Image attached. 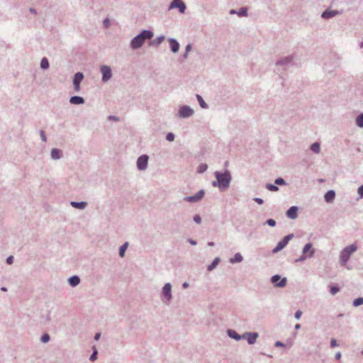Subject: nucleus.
Wrapping results in <instances>:
<instances>
[{
    "mask_svg": "<svg viewBox=\"0 0 363 363\" xmlns=\"http://www.w3.org/2000/svg\"><path fill=\"white\" fill-rule=\"evenodd\" d=\"M153 36V33L150 30H143L141 33L134 38L131 41V47L133 49L140 48L145 40L150 39Z\"/></svg>",
    "mask_w": 363,
    "mask_h": 363,
    "instance_id": "f257e3e1",
    "label": "nucleus"
},
{
    "mask_svg": "<svg viewBox=\"0 0 363 363\" xmlns=\"http://www.w3.org/2000/svg\"><path fill=\"white\" fill-rule=\"evenodd\" d=\"M216 177L217 179V182H213V186H216V183H218L219 188H226L228 186L230 181V175L229 173H220L218 172H216Z\"/></svg>",
    "mask_w": 363,
    "mask_h": 363,
    "instance_id": "f03ea898",
    "label": "nucleus"
},
{
    "mask_svg": "<svg viewBox=\"0 0 363 363\" xmlns=\"http://www.w3.org/2000/svg\"><path fill=\"white\" fill-rule=\"evenodd\" d=\"M357 250V246L354 244L346 247L340 254V261L342 264H345L348 261L352 253Z\"/></svg>",
    "mask_w": 363,
    "mask_h": 363,
    "instance_id": "7ed1b4c3",
    "label": "nucleus"
},
{
    "mask_svg": "<svg viewBox=\"0 0 363 363\" xmlns=\"http://www.w3.org/2000/svg\"><path fill=\"white\" fill-rule=\"evenodd\" d=\"M303 253L304 256L301 258V260L305 259L306 257H313L314 255V250L312 248V244L307 243L303 249Z\"/></svg>",
    "mask_w": 363,
    "mask_h": 363,
    "instance_id": "20e7f679",
    "label": "nucleus"
},
{
    "mask_svg": "<svg viewBox=\"0 0 363 363\" xmlns=\"http://www.w3.org/2000/svg\"><path fill=\"white\" fill-rule=\"evenodd\" d=\"M148 157L147 155L140 156L137 161V166L139 169L144 170L147 166Z\"/></svg>",
    "mask_w": 363,
    "mask_h": 363,
    "instance_id": "39448f33",
    "label": "nucleus"
},
{
    "mask_svg": "<svg viewBox=\"0 0 363 363\" xmlns=\"http://www.w3.org/2000/svg\"><path fill=\"white\" fill-rule=\"evenodd\" d=\"M178 8L181 13H184L186 6L182 0H174L169 6V9Z\"/></svg>",
    "mask_w": 363,
    "mask_h": 363,
    "instance_id": "423d86ee",
    "label": "nucleus"
},
{
    "mask_svg": "<svg viewBox=\"0 0 363 363\" xmlns=\"http://www.w3.org/2000/svg\"><path fill=\"white\" fill-rule=\"evenodd\" d=\"M101 73L103 74L102 79L104 82H107L111 79L112 74L111 69L108 66L104 65L101 68Z\"/></svg>",
    "mask_w": 363,
    "mask_h": 363,
    "instance_id": "0eeeda50",
    "label": "nucleus"
},
{
    "mask_svg": "<svg viewBox=\"0 0 363 363\" xmlns=\"http://www.w3.org/2000/svg\"><path fill=\"white\" fill-rule=\"evenodd\" d=\"M204 196V191L201 190L196 193L194 196H187L184 198V200L189 202H197L200 201Z\"/></svg>",
    "mask_w": 363,
    "mask_h": 363,
    "instance_id": "6e6552de",
    "label": "nucleus"
},
{
    "mask_svg": "<svg viewBox=\"0 0 363 363\" xmlns=\"http://www.w3.org/2000/svg\"><path fill=\"white\" fill-rule=\"evenodd\" d=\"M83 78H84L83 74L81 72H77L74 75L73 84H74V90L76 91H79V88H80L79 84H80V82L82 81Z\"/></svg>",
    "mask_w": 363,
    "mask_h": 363,
    "instance_id": "1a4fd4ad",
    "label": "nucleus"
},
{
    "mask_svg": "<svg viewBox=\"0 0 363 363\" xmlns=\"http://www.w3.org/2000/svg\"><path fill=\"white\" fill-rule=\"evenodd\" d=\"M194 113V111L190 108L189 106H182L180 108L179 114L180 117L186 118L191 116Z\"/></svg>",
    "mask_w": 363,
    "mask_h": 363,
    "instance_id": "9d476101",
    "label": "nucleus"
},
{
    "mask_svg": "<svg viewBox=\"0 0 363 363\" xmlns=\"http://www.w3.org/2000/svg\"><path fill=\"white\" fill-rule=\"evenodd\" d=\"M281 277L279 275H274L272 277V282L276 286L279 287H284L286 284V278H283L280 281Z\"/></svg>",
    "mask_w": 363,
    "mask_h": 363,
    "instance_id": "9b49d317",
    "label": "nucleus"
},
{
    "mask_svg": "<svg viewBox=\"0 0 363 363\" xmlns=\"http://www.w3.org/2000/svg\"><path fill=\"white\" fill-rule=\"evenodd\" d=\"M291 238V236L290 235H287L281 241H280L277 245L276 246V247L273 250V251L274 252H277L279 250H281V249H283L288 243L289 240H290Z\"/></svg>",
    "mask_w": 363,
    "mask_h": 363,
    "instance_id": "f8f14e48",
    "label": "nucleus"
},
{
    "mask_svg": "<svg viewBox=\"0 0 363 363\" xmlns=\"http://www.w3.org/2000/svg\"><path fill=\"white\" fill-rule=\"evenodd\" d=\"M171 284H166L162 289V293L164 296L169 301L171 298Z\"/></svg>",
    "mask_w": 363,
    "mask_h": 363,
    "instance_id": "ddd939ff",
    "label": "nucleus"
},
{
    "mask_svg": "<svg viewBox=\"0 0 363 363\" xmlns=\"http://www.w3.org/2000/svg\"><path fill=\"white\" fill-rule=\"evenodd\" d=\"M335 193L333 190L328 191L325 194V196H324L325 201L328 203L333 202V200L335 199Z\"/></svg>",
    "mask_w": 363,
    "mask_h": 363,
    "instance_id": "4468645a",
    "label": "nucleus"
},
{
    "mask_svg": "<svg viewBox=\"0 0 363 363\" xmlns=\"http://www.w3.org/2000/svg\"><path fill=\"white\" fill-rule=\"evenodd\" d=\"M297 208L296 206L291 207L286 212V215L290 218H296L297 217Z\"/></svg>",
    "mask_w": 363,
    "mask_h": 363,
    "instance_id": "2eb2a0df",
    "label": "nucleus"
},
{
    "mask_svg": "<svg viewBox=\"0 0 363 363\" xmlns=\"http://www.w3.org/2000/svg\"><path fill=\"white\" fill-rule=\"evenodd\" d=\"M169 45H170L172 51L173 52H177L179 49V43L174 39H169Z\"/></svg>",
    "mask_w": 363,
    "mask_h": 363,
    "instance_id": "dca6fc26",
    "label": "nucleus"
},
{
    "mask_svg": "<svg viewBox=\"0 0 363 363\" xmlns=\"http://www.w3.org/2000/svg\"><path fill=\"white\" fill-rule=\"evenodd\" d=\"M69 101L72 104H84V100L81 96H75L71 97Z\"/></svg>",
    "mask_w": 363,
    "mask_h": 363,
    "instance_id": "f3484780",
    "label": "nucleus"
},
{
    "mask_svg": "<svg viewBox=\"0 0 363 363\" xmlns=\"http://www.w3.org/2000/svg\"><path fill=\"white\" fill-rule=\"evenodd\" d=\"M71 205L74 208H79V209H84L86 206V203L83 202V201H82V202L72 201Z\"/></svg>",
    "mask_w": 363,
    "mask_h": 363,
    "instance_id": "a211bd4d",
    "label": "nucleus"
},
{
    "mask_svg": "<svg viewBox=\"0 0 363 363\" xmlns=\"http://www.w3.org/2000/svg\"><path fill=\"white\" fill-rule=\"evenodd\" d=\"M79 278L77 276H73L69 279V283L72 286H76L79 284Z\"/></svg>",
    "mask_w": 363,
    "mask_h": 363,
    "instance_id": "6ab92c4d",
    "label": "nucleus"
},
{
    "mask_svg": "<svg viewBox=\"0 0 363 363\" xmlns=\"http://www.w3.org/2000/svg\"><path fill=\"white\" fill-rule=\"evenodd\" d=\"M337 14V12L333 11H325L322 13V17L324 18H328L333 17Z\"/></svg>",
    "mask_w": 363,
    "mask_h": 363,
    "instance_id": "aec40b11",
    "label": "nucleus"
},
{
    "mask_svg": "<svg viewBox=\"0 0 363 363\" xmlns=\"http://www.w3.org/2000/svg\"><path fill=\"white\" fill-rule=\"evenodd\" d=\"M51 156L53 159H59L61 157V151L57 149H53L51 152Z\"/></svg>",
    "mask_w": 363,
    "mask_h": 363,
    "instance_id": "412c9836",
    "label": "nucleus"
},
{
    "mask_svg": "<svg viewBox=\"0 0 363 363\" xmlns=\"http://www.w3.org/2000/svg\"><path fill=\"white\" fill-rule=\"evenodd\" d=\"M247 336H248V337H247L248 342L250 344H253L257 337V333H252V334L250 333L247 335Z\"/></svg>",
    "mask_w": 363,
    "mask_h": 363,
    "instance_id": "4be33fe9",
    "label": "nucleus"
},
{
    "mask_svg": "<svg viewBox=\"0 0 363 363\" xmlns=\"http://www.w3.org/2000/svg\"><path fill=\"white\" fill-rule=\"evenodd\" d=\"M242 260V257L240 254L237 253L234 257L230 259L232 263L240 262Z\"/></svg>",
    "mask_w": 363,
    "mask_h": 363,
    "instance_id": "5701e85b",
    "label": "nucleus"
},
{
    "mask_svg": "<svg viewBox=\"0 0 363 363\" xmlns=\"http://www.w3.org/2000/svg\"><path fill=\"white\" fill-rule=\"evenodd\" d=\"M128 242H125V244H123L121 247H120V250H119V255L121 257H123L124 256V254H125V252L128 247Z\"/></svg>",
    "mask_w": 363,
    "mask_h": 363,
    "instance_id": "b1692460",
    "label": "nucleus"
},
{
    "mask_svg": "<svg viewBox=\"0 0 363 363\" xmlns=\"http://www.w3.org/2000/svg\"><path fill=\"white\" fill-rule=\"evenodd\" d=\"M311 149L313 152L315 153H318L320 152V145L318 143H314L312 144Z\"/></svg>",
    "mask_w": 363,
    "mask_h": 363,
    "instance_id": "393cba45",
    "label": "nucleus"
},
{
    "mask_svg": "<svg viewBox=\"0 0 363 363\" xmlns=\"http://www.w3.org/2000/svg\"><path fill=\"white\" fill-rule=\"evenodd\" d=\"M219 262V258H216L213 262L208 267V270L211 271L213 270L218 264Z\"/></svg>",
    "mask_w": 363,
    "mask_h": 363,
    "instance_id": "a878e982",
    "label": "nucleus"
},
{
    "mask_svg": "<svg viewBox=\"0 0 363 363\" xmlns=\"http://www.w3.org/2000/svg\"><path fill=\"white\" fill-rule=\"evenodd\" d=\"M40 67L42 69H47L49 67L48 60L45 57L42 59L40 62Z\"/></svg>",
    "mask_w": 363,
    "mask_h": 363,
    "instance_id": "bb28decb",
    "label": "nucleus"
},
{
    "mask_svg": "<svg viewBox=\"0 0 363 363\" xmlns=\"http://www.w3.org/2000/svg\"><path fill=\"white\" fill-rule=\"evenodd\" d=\"M356 123L359 127H363V113L359 115L356 119Z\"/></svg>",
    "mask_w": 363,
    "mask_h": 363,
    "instance_id": "cd10ccee",
    "label": "nucleus"
},
{
    "mask_svg": "<svg viewBox=\"0 0 363 363\" xmlns=\"http://www.w3.org/2000/svg\"><path fill=\"white\" fill-rule=\"evenodd\" d=\"M197 99L199 102L200 106L202 108H205L207 107L206 104L205 103V101H203V99H202V97L200 95H197Z\"/></svg>",
    "mask_w": 363,
    "mask_h": 363,
    "instance_id": "c85d7f7f",
    "label": "nucleus"
},
{
    "mask_svg": "<svg viewBox=\"0 0 363 363\" xmlns=\"http://www.w3.org/2000/svg\"><path fill=\"white\" fill-rule=\"evenodd\" d=\"M363 304V298H357L353 301L354 306H359Z\"/></svg>",
    "mask_w": 363,
    "mask_h": 363,
    "instance_id": "c756f323",
    "label": "nucleus"
},
{
    "mask_svg": "<svg viewBox=\"0 0 363 363\" xmlns=\"http://www.w3.org/2000/svg\"><path fill=\"white\" fill-rule=\"evenodd\" d=\"M206 169H207V165L206 164H201L199 165V167L198 168V172L199 173H202V172H205Z\"/></svg>",
    "mask_w": 363,
    "mask_h": 363,
    "instance_id": "7c9ffc66",
    "label": "nucleus"
},
{
    "mask_svg": "<svg viewBox=\"0 0 363 363\" xmlns=\"http://www.w3.org/2000/svg\"><path fill=\"white\" fill-rule=\"evenodd\" d=\"M267 189L272 191H277L278 190V187L274 184H268L267 185Z\"/></svg>",
    "mask_w": 363,
    "mask_h": 363,
    "instance_id": "2f4dec72",
    "label": "nucleus"
},
{
    "mask_svg": "<svg viewBox=\"0 0 363 363\" xmlns=\"http://www.w3.org/2000/svg\"><path fill=\"white\" fill-rule=\"evenodd\" d=\"M228 334L230 337L235 338V340H239L240 338V336L235 331L229 330Z\"/></svg>",
    "mask_w": 363,
    "mask_h": 363,
    "instance_id": "473e14b6",
    "label": "nucleus"
},
{
    "mask_svg": "<svg viewBox=\"0 0 363 363\" xmlns=\"http://www.w3.org/2000/svg\"><path fill=\"white\" fill-rule=\"evenodd\" d=\"M339 291H340V289L336 286H333L330 287V293L333 295L336 294Z\"/></svg>",
    "mask_w": 363,
    "mask_h": 363,
    "instance_id": "72a5a7b5",
    "label": "nucleus"
},
{
    "mask_svg": "<svg viewBox=\"0 0 363 363\" xmlns=\"http://www.w3.org/2000/svg\"><path fill=\"white\" fill-rule=\"evenodd\" d=\"M50 340V336L48 334H44L41 337V341L44 343L48 342Z\"/></svg>",
    "mask_w": 363,
    "mask_h": 363,
    "instance_id": "f704fd0d",
    "label": "nucleus"
},
{
    "mask_svg": "<svg viewBox=\"0 0 363 363\" xmlns=\"http://www.w3.org/2000/svg\"><path fill=\"white\" fill-rule=\"evenodd\" d=\"M238 15L240 16H247V9L246 8H242L239 13H238Z\"/></svg>",
    "mask_w": 363,
    "mask_h": 363,
    "instance_id": "c9c22d12",
    "label": "nucleus"
},
{
    "mask_svg": "<svg viewBox=\"0 0 363 363\" xmlns=\"http://www.w3.org/2000/svg\"><path fill=\"white\" fill-rule=\"evenodd\" d=\"M191 45H186V52L184 55V58L187 57L188 52L191 50Z\"/></svg>",
    "mask_w": 363,
    "mask_h": 363,
    "instance_id": "e433bc0d",
    "label": "nucleus"
},
{
    "mask_svg": "<svg viewBox=\"0 0 363 363\" xmlns=\"http://www.w3.org/2000/svg\"><path fill=\"white\" fill-rule=\"evenodd\" d=\"M194 220L196 223H201V217H200V216H199V215H196V216H194Z\"/></svg>",
    "mask_w": 363,
    "mask_h": 363,
    "instance_id": "4c0bfd02",
    "label": "nucleus"
},
{
    "mask_svg": "<svg viewBox=\"0 0 363 363\" xmlns=\"http://www.w3.org/2000/svg\"><path fill=\"white\" fill-rule=\"evenodd\" d=\"M267 223L269 225H270V226H272V227H273V226H274V225H275L276 222H275V220H273V219H268V220H267Z\"/></svg>",
    "mask_w": 363,
    "mask_h": 363,
    "instance_id": "58836bf2",
    "label": "nucleus"
},
{
    "mask_svg": "<svg viewBox=\"0 0 363 363\" xmlns=\"http://www.w3.org/2000/svg\"><path fill=\"white\" fill-rule=\"evenodd\" d=\"M275 184H285V182L283 179L281 178H278L275 180Z\"/></svg>",
    "mask_w": 363,
    "mask_h": 363,
    "instance_id": "ea45409f",
    "label": "nucleus"
},
{
    "mask_svg": "<svg viewBox=\"0 0 363 363\" xmlns=\"http://www.w3.org/2000/svg\"><path fill=\"white\" fill-rule=\"evenodd\" d=\"M174 134H172L171 133L167 134V140L172 141V140H174Z\"/></svg>",
    "mask_w": 363,
    "mask_h": 363,
    "instance_id": "a19ab883",
    "label": "nucleus"
},
{
    "mask_svg": "<svg viewBox=\"0 0 363 363\" xmlns=\"http://www.w3.org/2000/svg\"><path fill=\"white\" fill-rule=\"evenodd\" d=\"M358 194L361 198L363 197V185L359 187Z\"/></svg>",
    "mask_w": 363,
    "mask_h": 363,
    "instance_id": "79ce46f5",
    "label": "nucleus"
},
{
    "mask_svg": "<svg viewBox=\"0 0 363 363\" xmlns=\"http://www.w3.org/2000/svg\"><path fill=\"white\" fill-rule=\"evenodd\" d=\"M97 352L95 350L90 357L91 361H94L96 359Z\"/></svg>",
    "mask_w": 363,
    "mask_h": 363,
    "instance_id": "37998d69",
    "label": "nucleus"
},
{
    "mask_svg": "<svg viewBox=\"0 0 363 363\" xmlns=\"http://www.w3.org/2000/svg\"><path fill=\"white\" fill-rule=\"evenodd\" d=\"M13 262V256H9L7 259H6V262L7 264H11Z\"/></svg>",
    "mask_w": 363,
    "mask_h": 363,
    "instance_id": "c03bdc74",
    "label": "nucleus"
},
{
    "mask_svg": "<svg viewBox=\"0 0 363 363\" xmlns=\"http://www.w3.org/2000/svg\"><path fill=\"white\" fill-rule=\"evenodd\" d=\"M302 315V312L301 311H297L295 313V318L296 319H299Z\"/></svg>",
    "mask_w": 363,
    "mask_h": 363,
    "instance_id": "a18cd8bd",
    "label": "nucleus"
},
{
    "mask_svg": "<svg viewBox=\"0 0 363 363\" xmlns=\"http://www.w3.org/2000/svg\"><path fill=\"white\" fill-rule=\"evenodd\" d=\"M330 345L332 347H335L337 345V342L335 339H332L330 342Z\"/></svg>",
    "mask_w": 363,
    "mask_h": 363,
    "instance_id": "49530a36",
    "label": "nucleus"
},
{
    "mask_svg": "<svg viewBox=\"0 0 363 363\" xmlns=\"http://www.w3.org/2000/svg\"><path fill=\"white\" fill-rule=\"evenodd\" d=\"M104 26L108 28L109 26V24H110V21H109V19L108 18H106L104 21Z\"/></svg>",
    "mask_w": 363,
    "mask_h": 363,
    "instance_id": "de8ad7c7",
    "label": "nucleus"
},
{
    "mask_svg": "<svg viewBox=\"0 0 363 363\" xmlns=\"http://www.w3.org/2000/svg\"><path fill=\"white\" fill-rule=\"evenodd\" d=\"M40 135H41L43 140L46 141V137H45L44 131H43V130L40 131Z\"/></svg>",
    "mask_w": 363,
    "mask_h": 363,
    "instance_id": "09e8293b",
    "label": "nucleus"
},
{
    "mask_svg": "<svg viewBox=\"0 0 363 363\" xmlns=\"http://www.w3.org/2000/svg\"><path fill=\"white\" fill-rule=\"evenodd\" d=\"M255 201L259 203V204H262L263 203V200L262 199H259V198H255Z\"/></svg>",
    "mask_w": 363,
    "mask_h": 363,
    "instance_id": "8fccbe9b",
    "label": "nucleus"
},
{
    "mask_svg": "<svg viewBox=\"0 0 363 363\" xmlns=\"http://www.w3.org/2000/svg\"><path fill=\"white\" fill-rule=\"evenodd\" d=\"M341 358V353L340 352H337L335 354V359L339 360Z\"/></svg>",
    "mask_w": 363,
    "mask_h": 363,
    "instance_id": "3c124183",
    "label": "nucleus"
},
{
    "mask_svg": "<svg viewBox=\"0 0 363 363\" xmlns=\"http://www.w3.org/2000/svg\"><path fill=\"white\" fill-rule=\"evenodd\" d=\"M100 336H101V334H100V333H96V334L95 335L94 339H95L96 340H99V338H100Z\"/></svg>",
    "mask_w": 363,
    "mask_h": 363,
    "instance_id": "603ef678",
    "label": "nucleus"
},
{
    "mask_svg": "<svg viewBox=\"0 0 363 363\" xmlns=\"http://www.w3.org/2000/svg\"><path fill=\"white\" fill-rule=\"evenodd\" d=\"M275 345H276L277 347H279V346H281V347H282V346H284V344H283L282 342H279V341H278V342H277L275 343Z\"/></svg>",
    "mask_w": 363,
    "mask_h": 363,
    "instance_id": "864d4df0",
    "label": "nucleus"
},
{
    "mask_svg": "<svg viewBox=\"0 0 363 363\" xmlns=\"http://www.w3.org/2000/svg\"><path fill=\"white\" fill-rule=\"evenodd\" d=\"M109 119L114 120V121H118V119L116 117H114V116H110Z\"/></svg>",
    "mask_w": 363,
    "mask_h": 363,
    "instance_id": "5fc2aeb1",
    "label": "nucleus"
},
{
    "mask_svg": "<svg viewBox=\"0 0 363 363\" xmlns=\"http://www.w3.org/2000/svg\"><path fill=\"white\" fill-rule=\"evenodd\" d=\"M189 242H190L191 245H196V241H194V240H189Z\"/></svg>",
    "mask_w": 363,
    "mask_h": 363,
    "instance_id": "6e6d98bb",
    "label": "nucleus"
},
{
    "mask_svg": "<svg viewBox=\"0 0 363 363\" xmlns=\"http://www.w3.org/2000/svg\"><path fill=\"white\" fill-rule=\"evenodd\" d=\"M300 328H301V325H300V324H296V325H295V328H296V329H299Z\"/></svg>",
    "mask_w": 363,
    "mask_h": 363,
    "instance_id": "4d7b16f0",
    "label": "nucleus"
},
{
    "mask_svg": "<svg viewBox=\"0 0 363 363\" xmlns=\"http://www.w3.org/2000/svg\"><path fill=\"white\" fill-rule=\"evenodd\" d=\"M183 286H184V288H187L189 286V284L188 283H184L183 284Z\"/></svg>",
    "mask_w": 363,
    "mask_h": 363,
    "instance_id": "13d9d810",
    "label": "nucleus"
},
{
    "mask_svg": "<svg viewBox=\"0 0 363 363\" xmlns=\"http://www.w3.org/2000/svg\"><path fill=\"white\" fill-rule=\"evenodd\" d=\"M164 39V37H162L161 39L159 40L158 43H160Z\"/></svg>",
    "mask_w": 363,
    "mask_h": 363,
    "instance_id": "bf43d9fd",
    "label": "nucleus"
},
{
    "mask_svg": "<svg viewBox=\"0 0 363 363\" xmlns=\"http://www.w3.org/2000/svg\"><path fill=\"white\" fill-rule=\"evenodd\" d=\"M208 245H209L210 246H213L214 244H213V242H209V243H208Z\"/></svg>",
    "mask_w": 363,
    "mask_h": 363,
    "instance_id": "052dcab7",
    "label": "nucleus"
},
{
    "mask_svg": "<svg viewBox=\"0 0 363 363\" xmlns=\"http://www.w3.org/2000/svg\"><path fill=\"white\" fill-rule=\"evenodd\" d=\"M1 290L5 291H6V288H4V287H3V288L1 289Z\"/></svg>",
    "mask_w": 363,
    "mask_h": 363,
    "instance_id": "680f3d73",
    "label": "nucleus"
},
{
    "mask_svg": "<svg viewBox=\"0 0 363 363\" xmlns=\"http://www.w3.org/2000/svg\"><path fill=\"white\" fill-rule=\"evenodd\" d=\"M235 13V11H234V10H232V11H230V13Z\"/></svg>",
    "mask_w": 363,
    "mask_h": 363,
    "instance_id": "e2e57ef3",
    "label": "nucleus"
},
{
    "mask_svg": "<svg viewBox=\"0 0 363 363\" xmlns=\"http://www.w3.org/2000/svg\"><path fill=\"white\" fill-rule=\"evenodd\" d=\"M362 354L363 355V350L362 351Z\"/></svg>",
    "mask_w": 363,
    "mask_h": 363,
    "instance_id": "0e129e2a",
    "label": "nucleus"
}]
</instances>
